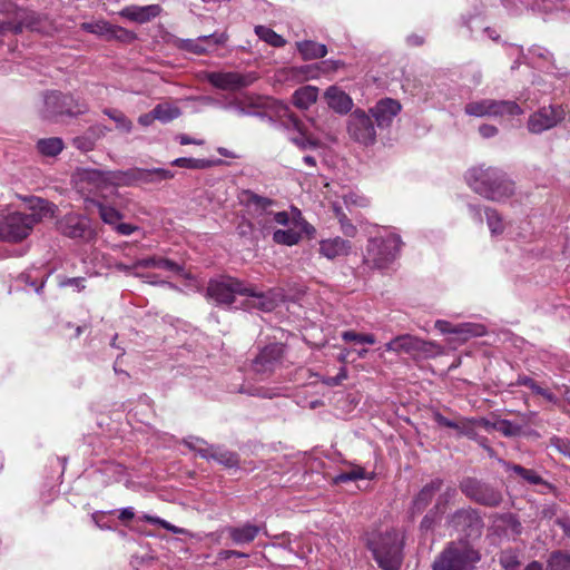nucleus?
Masks as SVG:
<instances>
[{
  "label": "nucleus",
  "instance_id": "obj_1",
  "mask_svg": "<svg viewBox=\"0 0 570 570\" xmlns=\"http://www.w3.org/2000/svg\"><path fill=\"white\" fill-rule=\"evenodd\" d=\"M469 186L479 195L493 202H502L514 193V184L498 168L479 166L466 174Z\"/></svg>",
  "mask_w": 570,
  "mask_h": 570
},
{
  "label": "nucleus",
  "instance_id": "obj_2",
  "mask_svg": "<svg viewBox=\"0 0 570 570\" xmlns=\"http://www.w3.org/2000/svg\"><path fill=\"white\" fill-rule=\"evenodd\" d=\"M403 546V537L394 529L372 532L366 538V547L382 570H400Z\"/></svg>",
  "mask_w": 570,
  "mask_h": 570
},
{
  "label": "nucleus",
  "instance_id": "obj_3",
  "mask_svg": "<svg viewBox=\"0 0 570 570\" xmlns=\"http://www.w3.org/2000/svg\"><path fill=\"white\" fill-rule=\"evenodd\" d=\"M35 207L39 208V215L23 214L19 212L8 214L7 216L0 215V240H22L30 234L33 226L40 220L41 215L53 216L57 208L55 204L42 198H37V204Z\"/></svg>",
  "mask_w": 570,
  "mask_h": 570
},
{
  "label": "nucleus",
  "instance_id": "obj_4",
  "mask_svg": "<svg viewBox=\"0 0 570 570\" xmlns=\"http://www.w3.org/2000/svg\"><path fill=\"white\" fill-rule=\"evenodd\" d=\"M480 560L476 550L465 541L450 542L433 562V570H472Z\"/></svg>",
  "mask_w": 570,
  "mask_h": 570
},
{
  "label": "nucleus",
  "instance_id": "obj_5",
  "mask_svg": "<svg viewBox=\"0 0 570 570\" xmlns=\"http://www.w3.org/2000/svg\"><path fill=\"white\" fill-rule=\"evenodd\" d=\"M401 246L402 240L395 234H390L386 237L371 238L367 243L363 262L370 268H386L395 261Z\"/></svg>",
  "mask_w": 570,
  "mask_h": 570
},
{
  "label": "nucleus",
  "instance_id": "obj_6",
  "mask_svg": "<svg viewBox=\"0 0 570 570\" xmlns=\"http://www.w3.org/2000/svg\"><path fill=\"white\" fill-rule=\"evenodd\" d=\"M106 174L108 187L132 186L138 183H156L174 177L170 170L163 168L144 169L135 167L128 170H107Z\"/></svg>",
  "mask_w": 570,
  "mask_h": 570
},
{
  "label": "nucleus",
  "instance_id": "obj_7",
  "mask_svg": "<svg viewBox=\"0 0 570 570\" xmlns=\"http://www.w3.org/2000/svg\"><path fill=\"white\" fill-rule=\"evenodd\" d=\"M43 102L42 116L49 120H58L62 116H77L87 110L85 104L60 91L47 92Z\"/></svg>",
  "mask_w": 570,
  "mask_h": 570
},
{
  "label": "nucleus",
  "instance_id": "obj_8",
  "mask_svg": "<svg viewBox=\"0 0 570 570\" xmlns=\"http://www.w3.org/2000/svg\"><path fill=\"white\" fill-rule=\"evenodd\" d=\"M464 111L473 117H513L523 112L522 108L513 100L481 99L468 102Z\"/></svg>",
  "mask_w": 570,
  "mask_h": 570
},
{
  "label": "nucleus",
  "instance_id": "obj_9",
  "mask_svg": "<svg viewBox=\"0 0 570 570\" xmlns=\"http://www.w3.org/2000/svg\"><path fill=\"white\" fill-rule=\"evenodd\" d=\"M459 488L468 499L484 507L495 508L503 500L499 489L476 478H463L460 481Z\"/></svg>",
  "mask_w": 570,
  "mask_h": 570
},
{
  "label": "nucleus",
  "instance_id": "obj_10",
  "mask_svg": "<svg viewBox=\"0 0 570 570\" xmlns=\"http://www.w3.org/2000/svg\"><path fill=\"white\" fill-rule=\"evenodd\" d=\"M252 293V286H247L234 277L210 279L207 286V296L214 299L218 305L233 304L236 294L244 295Z\"/></svg>",
  "mask_w": 570,
  "mask_h": 570
},
{
  "label": "nucleus",
  "instance_id": "obj_11",
  "mask_svg": "<svg viewBox=\"0 0 570 570\" xmlns=\"http://www.w3.org/2000/svg\"><path fill=\"white\" fill-rule=\"evenodd\" d=\"M347 131L353 140L364 146L373 145L376 141V130L372 117L362 109H355L350 115Z\"/></svg>",
  "mask_w": 570,
  "mask_h": 570
},
{
  "label": "nucleus",
  "instance_id": "obj_12",
  "mask_svg": "<svg viewBox=\"0 0 570 570\" xmlns=\"http://www.w3.org/2000/svg\"><path fill=\"white\" fill-rule=\"evenodd\" d=\"M58 232L69 238L89 240L94 236V229L86 216L69 213L57 222Z\"/></svg>",
  "mask_w": 570,
  "mask_h": 570
},
{
  "label": "nucleus",
  "instance_id": "obj_13",
  "mask_svg": "<svg viewBox=\"0 0 570 570\" xmlns=\"http://www.w3.org/2000/svg\"><path fill=\"white\" fill-rule=\"evenodd\" d=\"M448 524L466 537H479L483 521L479 512L472 508H462L449 515Z\"/></svg>",
  "mask_w": 570,
  "mask_h": 570
},
{
  "label": "nucleus",
  "instance_id": "obj_14",
  "mask_svg": "<svg viewBox=\"0 0 570 570\" xmlns=\"http://www.w3.org/2000/svg\"><path fill=\"white\" fill-rule=\"evenodd\" d=\"M206 80L220 90H239L254 83L257 80V76L254 72L213 71L206 73Z\"/></svg>",
  "mask_w": 570,
  "mask_h": 570
},
{
  "label": "nucleus",
  "instance_id": "obj_15",
  "mask_svg": "<svg viewBox=\"0 0 570 570\" xmlns=\"http://www.w3.org/2000/svg\"><path fill=\"white\" fill-rule=\"evenodd\" d=\"M566 111L560 105H550L540 108L528 120V129L533 134H541L561 122Z\"/></svg>",
  "mask_w": 570,
  "mask_h": 570
},
{
  "label": "nucleus",
  "instance_id": "obj_16",
  "mask_svg": "<svg viewBox=\"0 0 570 570\" xmlns=\"http://www.w3.org/2000/svg\"><path fill=\"white\" fill-rule=\"evenodd\" d=\"M284 346L278 343L265 346L253 362V368L258 374H271L282 363Z\"/></svg>",
  "mask_w": 570,
  "mask_h": 570
},
{
  "label": "nucleus",
  "instance_id": "obj_17",
  "mask_svg": "<svg viewBox=\"0 0 570 570\" xmlns=\"http://www.w3.org/2000/svg\"><path fill=\"white\" fill-rule=\"evenodd\" d=\"M226 40L227 37L224 33H212L208 36H200L197 39H181L178 42V48L195 55H204L215 47L224 45Z\"/></svg>",
  "mask_w": 570,
  "mask_h": 570
},
{
  "label": "nucleus",
  "instance_id": "obj_18",
  "mask_svg": "<svg viewBox=\"0 0 570 570\" xmlns=\"http://www.w3.org/2000/svg\"><path fill=\"white\" fill-rule=\"evenodd\" d=\"M401 109L402 106L397 100L384 98L370 109V114L375 119L379 128H387L392 125L393 119L400 114Z\"/></svg>",
  "mask_w": 570,
  "mask_h": 570
},
{
  "label": "nucleus",
  "instance_id": "obj_19",
  "mask_svg": "<svg viewBox=\"0 0 570 570\" xmlns=\"http://www.w3.org/2000/svg\"><path fill=\"white\" fill-rule=\"evenodd\" d=\"M443 480L435 478L428 482L413 498L409 512L412 518L421 514L432 502L435 494L441 490Z\"/></svg>",
  "mask_w": 570,
  "mask_h": 570
},
{
  "label": "nucleus",
  "instance_id": "obj_20",
  "mask_svg": "<svg viewBox=\"0 0 570 570\" xmlns=\"http://www.w3.org/2000/svg\"><path fill=\"white\" fill-rule=\"evenodd\" d=\"M17 19L19 21L21 32L24 29L49 33L52 30L51 22L46 14L28 10V9H19L17 10Z\"/></svg>",
  "mask_w": 570,
  "mask_h": 570
},
{
  "label": "nucleus",
  "instance_id": "obj_21",
  "mask_svg": "<svg viewBox=\"0 0 570 570\" xmlns=\"http://www.w3.org/2000/svg\"><path fill=\"white\" fill-rule=\"evenodd\" d=\"M433 346V343L425 342L416 336L404 334L399 335L385 344L386 351L396 353H414V352H429V347Z\"/></svg>",
  "mask_w": 570,
  "mask_h": 570
},
{
  "label": "nucleus",
  "instance_id": "obj_22",
  "mask_svg": "<svg viewBox=\"0 0 570 570\" xmlns=\"http://www.w3.org/2000/svg\"><path fill=\"white\" fill-rule=\"evenodd\" d=\"M302 232L313 234L314 227L305 220H294V227L288 229H277L273 234V240L276 244L293 246L298 244L302 238Z\"/></svg>",
  "mask_w": 570,
  "mask_h": 570
},
{
  "label": "nucleus",
  "instance_id": "obj_23",
  "mask_svg": "<svg viewBox=\"0 0 570 570\" xmlns=\"http://www.w3.org/2000/svg\"><path fill=\"white\" fill-rule=\"evenodd\" d=\"M433 420L441 426L450 428L458 431L459 435H464L471 440L476 439V424L475 419L461 417L456 421L449 420L440 412L433 413Z\"/></svg>",
  "mask_w": 570,
  "mask_h": 570
},
{
  "label": "nucleus",
  "instance_id": "obj_24",
  "mask_svg": "<svg viewBox=\"0 0 570 570\" xmlns=\"http://www.w3.org/2000/svg\"><path fill=\"white\" fill-rule=\"evenodd\" d=\"M324 98L328 107L338 114H347L353 107L352 98L335 86L326 89Z\"/></svg>",
  "mask_w": 570,
  "mask_h": 570
},
{
  "label": "nucleus",
  "instance_id": "obj_25",
  "mask_svg": "<svg viewBox=\"0 0 570 570\" xmlns=\"http://www.w3.org/2000/svg\"><path fill=\"white\" fill-rule=\"evenodd\" d=\"M161 8L158 4L145 7L130 6L121 10L120 14L131 21L145 23L159 16Z\"/></svg>",
  "mask_w": 570,
  "mask_h": 570
},
{
  "label": "nucleus",
  "instance_id": "obj_26",
  "mask_svg": "<svg viewBox=\"0 0 570 570\" xmlns=\"http://www.w3.org/2000/svg\"><path fill=\"white\" fill-rule=\"evenodd\" d=\"M351 243L341 237L323 239L320 242V253L328 259L345 256L350 253Z\"/></svg>",
  "mask_w": 570,
  "mask_h": 570
},
{
  "label": "nucleus",
  "instance_id": "obj_27",
  "mask_svg": "<svg viewBox=\"0 0 570 570\" xmlns=\"http://www.w3.org/2000/svg\"><path fill=\"white\" fill-rule=\"evenodd\" d=\"M79 177L80 183L90 187L89 191L100 194L102 197H105L102 193L106 188H108L106 171L99 169H83L79 174Z\"/></svg>",
  "mask_w": 570,
  "mask_h": 570
},
{
  "label": "nucleus",
  "instance_id": "obj_28",
  "mask_svg": "<svg viewBox=\"0 0 570 570\" xmlns=\"http://www.w3.org/2000/svg\"><path fill=\"white\" fill-rule=\"evenodd\" d=\"M226 531L235 544H246L255 540L261 532V527L245 523L242 527H228Z\"/></svg>",
  "mask_w": 570,
  "mask_h": 570
},
{
  "label": "nucleus",
  "instance_id": "obj_29",
  "mask_svg": "<svg viewBox=\"0 0 570 570\" xmlns=\"http://www.w3.org/2000/svg\"><path fill=\"white\" fill-rule=\"evenodd\" d=\"M135 266L144 267V268H149V267L159 268V269L169 271L174 274H181L184 271L181 265H179L178 263H176L174 261L164 258V257H149V258L139 259L136 262Z\"/></svg>",
  "mask_w": 570,
  "mask_h": 570
},
{
  "label": "nucleus",
  "instance_id": "obj_30",
  "mask_svg": "<svg viewBox=\"0 0 570 570\" xmlns=\"http://www.w3.org/2000/svg\"><path fill=\"white\" fill-rule=\"evenodd\" d=\"M296 47L304 60L323 58L327 53L325 45L312 40L299 41L296 43Z\"/></svg>",
  "mask_w": 570,
  "mask_h": 570
},
{
  "label": "nucleus",
  "instance_id": "obj_31",
  "mask_svg": "<svg viewBox=\"0 0 570 570\" xmlns=\"http://www.w3.org/2000/svg\"><path fill=\"white\" fill-rule=\"evenodd\" d=\"M87 205L97 207L99 216L105 224L115 226L121 218L122 214L114 207L102 204L100 200L86 198Z\"/></svg>",
  "mask_w": 570,
  "mask_h": 570
},
{
  "label": "nucleus",
  "instance_id": "obj_32",
  "mask_svg": "<svg viewBox=\"0 0 570 570\" xmlns=\"http://www.w3.org/2000/svg\"><path fill=\"white\" fill-rule=\"evenodd\" d=\"M487 333L484 325L476 323H461L455 324L453 335L458 336V340L465 342L472 337L483 336Z\"/></svg>",
  "mask_w": 570,
  "mask_h": 570
},
{
  "label": "nucleus",
  "instance_id": "obj_33",
  "mask_svg": "<svg viewBox=\"0 0 570 570\" xmlns=\"http://www.w3.org/2000/svg\"><path fill=\"white\" fill-rule=\"evenodd\" d=\"M317 88L312 86L298 88L293 94V104L301 109H307L317 100Z\"/></svg>",
  "mask_w": 570,
  "mask_h": 570
},
{
  "label": "nucleus",
  "instance_id": "obj_34",
  "mask_svg": "<svg viewBox=\"0 0 570 570\" xmlns=\"http://www.w3.org/2000/svg\"><path fill=\"white\" fill-rule=\"evenodd\" d=\"M63 149V141L57 137L39 139L37 142V150L42 156L55 157Z\"/></svg>",
  "mask_w": 570,
  "mask_h": 570
},
{
  "label": "nucleus",
  "instance_id": "obj_35",
  "mask_svg": "<svg viewBox=\"0 0 570 570\" xmlns=\"http://www.w3.org/2000/svg\"><path fill=\"white\" fill-rule=\"evenodd\" d=\"M507 469L513 471L530 484H544L548 488H551V484L544 481L534 470L525 469L519 464L511 463L507 464Z\"/></svg>",
  "mask_w": 570,
  "mask_h": 570
},
{
  "label": "nucleus",
  "instance_id": "obj_36",
  "mask_svg": "<svg viewBox=\"0 0 570 570\" xmlns=\"http://www.w3.org/2000/svg\"><path fill=\"white\" fill-rule=\"evenodd\" d=\"M210 459L217 461L227 468H234L238 464V455L234 452L223 449L222 446L214 445L212 449Z\"/></svg>",
  "mask_w": 570,
  "mask_h": 570
},
{
  "label": "nucleus",
  "instance_id": "obj_37",
  "mask_svg": "<svg viewBox=\"0 0 570 570\" xmlns=\"http://www.w3.org/2000/svg\"><path fill=\"white\" fill-rule=\"evenodd\" d=\"M255 33L259 39L276 48L284 47L286 43L282 36L277 35L273 29L265 26H256Z\"/></svg>",
  "mask_w": 570,
  "mask_h": 570
},
{
  "label": "nucleus",
  "instance_id": "obj_38",
  "mask_svg": "<svg viewBox=\"0 0 570 570\" xmlns=\"http://www.w3.org/2000/svg\"><path fill=\"white\" fill-rule=\"evenodd\" d=\"M244 296L253 298L252 307L258 308L264 312H269L274 309V307L276 306L275 301L268 294L257 292L254 287L252 294H244Z\"/></svg>",
  "mask_w": 570,
  "mask_h": 570
},
{
  "label": "nucleus",
  "instance_id": "obj_39",
  "mask_svg": "<svg viewBox=\"0 0 570 570\" xmlns=\"http://www.w3.org/2000/svg\"><path fill=\"white\" fill-rule=\"evenodd\" d=\"M548 570H570V554L563 551H553L548 561Z\"/></svg>",
  "mask_w": 570,
  "mask_h": 570
},
{
  "label": "nucleus",
  "instance_id": "obj_40",
  "mask_svg": "<svg viewBox=\"0 0 570 570\" xmlns=\"http://www.w3.org/2000/svg\"><path fill=\"white\" fill-rule=\"evenodd\" d=\"M153 110L156 119L161 122H169L180 116V109L169 104H158Z\"/></svg>",
  "mask_w": 570,
  "mask_h": 570
},
{
  "label": "nucleus",
  "instance_id": "obj_41",
  "mask_svg": "<svg viewBox=\"0 0 570 570\" xmlns=\"http://www.w3.org/2000/svg\"><path fill=\"white\" fill-rule=\"evenodd\" d=\"M246 203L248 206H253L256 212H259V215L263 213H267V209L275 204V202L271 198L259 196L253 191H246Z\"/></svg>",
  "mask_w": 570,
  "mask_h": 570
},
{
  "label": "nucleus",
  "instance_id": "obj_42",
  "mask_svg": "<svg viewBox=\"0 0 570 570\" xmlns=\"http://www.w3.org/2000/svg\"><path fill=\"white\" fill-rule=\"evenodd\" d=\"M213 161L208 159H196L180 157L171 161L173 166L188 168V169H206L213 166Z\"/></svg>",
  "mask_w": 570,
  "mask_h": 570
},
{
  "label": "nucleus",
  "instance_id": "obj_43",
  "mask_svg": "<svg viewBox=\"0 0 570 570\" xmlns=\"http://www.w3.org/2000/svg\"><path fill=\"white\" fill-rule=\"evenodd\" d=\"M335 217L338 219L342 233L347 237H354L357 233L356 227L347 218L341 206H333Z\"/></svg>",
  "mask_w": 570,
  "mask_h": 570
},
{
  "label": "nucleus",
  "instance_id": "obj_44",
  "mask_svg": "<svg viewBox=\"0 0 570 570\" xmlns=\"http://www.w3.org/2000/svg\"><path fill=\"white\" fill-rule=\"evenodd\" d=\"M485 217L488 226L493 235L502 234L504 224L500 214L493 208H485Z\"/></svg>",
  "mask_w": 570,
  "mask_h": 570
},
{
  "label": "nucleus",
  "instance_id": "obj_45",
  "mask_svg": "<svg viewBox=\"0 0 570 570\" xmlns=\"http://www.w3.org/2000/svg\"><path fill=\"white\" fill-rule=\"evenodd\" d=\"M104 114L107 115L117 125V128L125 132H129L132 128V122L118 109H105Z\"/></svg>",
  "mask_w": 570,
  "mask_h": 570
},
{
  "label": "nucleus",
  "instance_id": "obj_46",
  "mask_svg": "<svg viewBox=\"0 0 570 570\" xmlns=\"http://www.w3.org/2000/svg\"><path fill=\"white\" fill-rule=\"evenodd\" d=\"M500 564L504 570H519L520 560L519 556L513 550H504L500 553Z\"/></svg>",
  "mask_w": 570,
  "mask_h": 570
},
{
  "label": "nucleus",
  "instance_id": "obj_47",
  "mask_svg": "<svg viewBox=\"0 0 570 570\" xmlns=\"http://www.w3.org/2000/svg\"><path fill=\"white\" fill-rule=\"evenodd\" d=\"M81 29L94 35L108 37L110 32L111 24L105 21H96V22H83L81 23Z\"/></svg>",
  "mask_w": 570,
  "mask_h": 570
},
{
  "label": "nucleus",
  "instance_id": "obj_48",
  "mask_svg": "<svg viewBox=\"0 0 570 570\" xmlns=\"http://www.w3.org/2000/svg\"><path fill=\"white\" fill-rule=\"evenodd\" d=\"M493 429L501 432L504 436H517L521 433V426L509 420L494 422Z\"/></svg>",
  "mask_w": 570,
  "mask_h": 570
},
{
  "label": "nucleus",
  "instance_id": "obj_49",
  "mask_svg": "<svg viewBox=\"0 0 570 570\" xmlns=\"http://www.w3.org/2000/svg\"><path fill=\"white\" fill-rule=\"evenodd\" d=\"M456 495H458L456 489L453 487H448L443 492H441L439 494L434 507L436 508V510L444 512V510L446 509V505L449 503H451L455 499Z\"/></svg>",
  "mask_w": 570,
  "mask_h": 570
},
{
  "label": "nucleus",
  "instance_id": "obj_50",
  "mask_svg": "<svg viewBox=\"0 0 570 570\" xmlns=\"http://www.w3.org/2000/svg\"><path fill=\"white\" fill-rule=\"evenodd\" d=\"M136 36L134 32L128 31L127 29L118 26H112L110 28V32L108 33L107 39H116L122 42H130L135 40Z\"/></svg>",
  "mask_w": 570,
  "mask_h": 570
},
{
  "label": "nucleus",
  "instance_id": "obj_51",
  "mask_svg": "<svg viewBox=\"0 0 570 570\" xmlns=\"http://www.w3.org/2000/svg\"><path fill=\"white\" fill-rule=\"evenodd\" d=\"M443 512L436 510V508H432L422 519L420 528L421 530L429 531L434 528V525L440 521V515Z\"/></svg>",
  "mask_w": 570,
  "mask_h": 570
},
{
  "label": "nucleus",
  "instance_id": "obj_52",
  "mask_svg": "<svg viewBox=\"0 0 570 570\" xmlns=\"http://www.w3.org/2000/svg\"><path fill=\"white\" fill-rule=\"evenodd\" d=\"M8 32L14 35L21 33V28L17 19V11L14 12V16L10 20L0 21V35H6Z\"/></svg>",
  "mask_w": 570,
  "mask_h": 570
},
{
  "label": "nucleus",
  "instance_id": "obj_53",
  "mask_svg": "<svg viewBox=\"0 0 570 570\" xmlns=\"http://www.w3.org/2000/svg\"><path fill=\"white\" fill-rule=\"evenodd\" d=\"M365 473L363 468H356L350 472H343L336 476L337 482H347L364 479Z\"/></svg>",
  "mask_w": 570,
  "mask_h": 570
},
{
  "label": "nucleus",
  "instance_id": "obj_54",
  "mask_svg": "<svg viewBox=\"0 0 570 570\" xmlns=\"http://www.w3.org/2000/svg\"><path fill=\"white\" fill-rule=\"evenodd\" d=\"M292 141L303 150L307 148H316L318 146V142L316 140H313L304 136L302 132L298 136L293 137Z\"/></svg>",
  "mask_w": 570,
  "mask_h": 570
},
{
  "label": "nucleus",
  "instance_id": "obj_55",
  "mask_svg": "<svg viewBox=\"0 0 570 570\" xmlns=\"http://www.w3.org/2000/svg\"><path fill=\"white\" fill-rule=\"evenodd\" d=\"M344 203L346 206L354 205L358 207H365L367 205V199L363 196L350 193L344 196Z\"/></svg>",
  "mask_w": 570,
  "mask_h": 570
},
{
  "label": "nucleus",
  "instance_id": "obj_56",
  "mask_svg": "<svg viewBox=\"0 0 570 570\" xmlns=\"http://www.w3.org/2000/svg\"><path fill=\"white\" fill-rule=\"evenodd\" d=\"M114 228L118 234L128 236L136 232L138 226L128 223H117Z\"/></svg>",
  "mask_w": 570,
  "mask_h": 570
},
{
  "label": "nucleus",
  "instance_id": "obj_57",
  "mask_svg": "<svg viewBox=\"0 0 570 570\" xmlns=\"http://www.w3.org/2000/svg\"><path fill=\"white\" fill-rule=\"evenodd\" d=\"M518 383L520 385H523V386H527V387L531 389L535 394L543 393V389L540 387L537 384V382L534 380H532L531 377H529V376L520 377Z\"/></svg>",
  "mask_w": 570,
  "mask_h": 570
},
{
  "label": "nucleus",
  "instance_id": "obj_58",
  "mask_svg": "<svg viewBox=\"0 0 570 570\" xmlns=\"http://www.w3.org/2000/svg\"><path fill=\"white\" fill-rule=\"evenodd\" d=\"M232 557L247 558L248 554L244 553V552H240V551H237V550H220L217 553V559L218 560H227V559H229Z\"/></svg>",
  "mask_w": 570,
  "mask_h": 570
},
{
  "label": "nucleus",
  "instance_id": "obj_59",
  "mask_svg": "<svg viewBox=\"0 0 570 570\" xmlns=\"http://www.w3.org/2000/svg\"><path fill=\"white\" fill-rule=\"evenodd\" d=\"M183 443L190 449L191 451H197V449L200 445H206V441L204 439L197 438V436H189L188 439H185Z\"/></svg>",
  "mask_w": 570,
  "mask_h": 570
},
{
  "label": "nucleus",
  "instance_id": "obj_60",
  "mask_svg": "<svg viewBox=\"0 0 570 570\" xmlns=\"http://www.w3.org/2000/svg\"><path fill=\"white\" fill-rule=\"evenodd\" d=\"M498 128L493 125L483 124L479 127V134L483 138H491L494 137L498 134Z\"/></svg>",
  "mask_w": 570,
  "mask_h": 570
},
{
  "label": "nucleus",
  "instance_id": "obj_61",
  "mask_svg": "<svg viewBox=\"0 0 570 570\" xmlns=\"http://www.w3.org/2000/svg\"><path fill=\"white\" fill-rule=\"evenodd\" d=\"M454 326V324L444 320H439L435 322V328H438L443 334H453Z\"/></svg>",
  "mask_w": 570,
  "mask_h": 570
},
{
  "label": "nucleus",
  "instance_id": "obj_62",
  "mask_svg": "<svg viewBox=\"0 0 570 570\" xmlns=\"http://www.w3.org/2000/svg\"><path fill=\"white\" fill-rule=\"evenodd\" d=\"M14 3L8 0H0V13L14 16L16 10H19Z\"/></svg>",
  "mask_w": 570,
  "mask_h": 570
},
{
  "label": "nucleus",
  "instance_id": "obj_63",
  "mask_svg": "<svg viewBox=\"0 0 570 570\" xmlns=\"http://www.w3.org/2000/svg\"><path fill=\"white\" fill-rule=\"evenodd\" d=\"M228 107L235 108L238 111V114H240V115H249V111L246 109L245 102L240 98H236V99L232 100L228 104Z\"/></svg>",
  "mask_w": 570,
  "mask_h": 570
},
{
  "label": "nucleus",
  "instance_id": "obj_64",
  "mask_svg": "<svg viewBox=\"0 0 570 570\" xmlns=\"http://www.w3.org/2000/svg\"><path fill=\"white\" fill-rule=\"evenodd\" d=\"M341 336H342V340L345 342H355V343L362 342L360 338V337H362V334L356 333L354 331H344Z\"/></svg>",
  "mask_w": 570,
  "mask_h": 570
}]
</instances>
